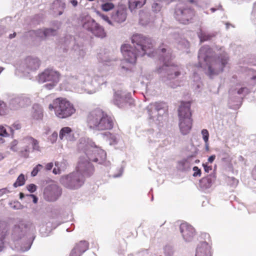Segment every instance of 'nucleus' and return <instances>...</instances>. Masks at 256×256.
<instances>
[{"instance_id":"f257e3e1","label":"nucleus","mask_w":256,"mask_h":256,"mask_svg":"<svg viewBox=\"0 0 256 256\" xmlns=\"http://www.w3.org/2000/svg\"><path fill=\"white\" fill-rule=\"evenodd\" d=\"M132 42L134 48L130 44H124L121 47V50L126 60L130 63L135 64L136 58L147 54L154 56V44L152 40L140 34H134L132 37Z\"/></svg>"},{"instance_id":"ddd939ff","label":"nucleus","mask_w":256,"mask_h":256,"mask_svg":"<svg viewBox=\"0 0 256 256\" xmlns=\"http://www.w3.org/2000/svg\"><path fill=\"white\" fill-rule=\"evenodd\" d=\"M88 248V244L86 241H81L78 243L72 250L71 256H80L86 252Z\"/></svg>"},{"instance_id":"6e6d98bb","label":"nucleus","mask_w":256,"mask_h":256,"mask_svg":"<svg viewBox=\"0 0 256 256\" xmlns=\"http://www.w3.org/2000/svg\"><path fill=\"white\" fill-rule=\"evenodd\" d=\"M162 52H166V50L164 48H162V50H161Z\"/></svg>"},{"instance_id":"dca6fc26","label":"nucleus","mask_w":256,"mask_h":256,"mask_svg":"<svg viewBox=\"0 0 256 256\" xmlns=\"http://www.w3.org/2000/svg\"><path fill=\"white\" fill-rule=\"evenodd\" d=\"M32 117L35 120H42L43 118V110L38 105H34L33 106Z\"/></svg>"},{"instance_id":"c9c22d12","label":"nucleus","mask_w":256,"mask_h":256,"mask_svg":"<svg viewBox=\"0 0 256 256\" xmlns=\"http://www.w3.org/2000/svg\"><path fill=\"white\" fill-rule=\"evenodd\" d=\"M27 188L29 192H34L36 190V186L34 184H30L28 186Z\"/></svg>"},{"instance_id":"473e14b6","label":"nucleus","mask_w":256,"mask_h":256,"mask_svg":"<svg viewBox=\"0 0 256 256\" xmlns=\"http://www.w3.org/2000/svg\"><path fill=\"white\" fill-rule=\"evenodd\" d=\"M56 168H54L53 170V173L55 174H60L61 173V170L59 168V162H56L54 163Z\"/></svg>"},{"instance_id":"6ab92c4d","label":"nucleus","mask_w":256,"mask_h":256,"mask_svg":"<svg viewBox=\"0 0 256 256\" xmlns=\"http://www.w3.org/2000/svg\"><path fill=\"white\" fill-rule=\"evenodd\" d=\"M92 32L98 37L104 38L106 36V33L104 28L98 24L97 25V26L94 28Z\"/></svg>"},{"instance_id":"13d9d810","label":"nucleus","mask_w":256,"mask_h":256,"mask_svg":"<svg viewBox=\"0 0 256 256\" xmlns=\"http://www.w3.org/2000/svg\"><path fill=\"white\" fill-rule=\"evenodd\" d=\"M252 78L253 80H256V76H254Z\"/></svg>"},{"instance_id":"20e7f679","label":"nucleus","mask_w":256,"mask_h":256,"mask_svg":"<svg viewBox=\"0 0 256 256\" xmlns=\"http://www.w3.org/2000/svg\"><path fill=\"white\" fill-rule=\"evenodd\" d=\"M179 127L182 134H188L192 128V119L190 102H182L178 110Z\"/></svg>"},{"instance_id":"e433bc0d","label":"nucleus","mask_w":256,"mask_h":256,"mask_svg":"<svg viewBox=\"0 0 256 256\" xmlns=\"http://www.w3.org/2000/svg\"><path fill=\"white\" fill-rule=\"evenodd\" d=\"M244 92L247 94L248 93V90L246 87L241 88L238 90V94H241Z\"/></svg>"},{"instance_id":"c85d7f7f","label":"nucleus","mask_w":256,"mask_h":256,"mask_svg":"<svg viewBox=\"0 0 256 256\" xmlns=\"http://www.w3.org/2000/svg\"><path fill=\"white\" fill-rule=\"evenodd\" d=\"M202 138L204 142H207L208 141L209 138V133L207 130L203 129L202 130Z\"/></svg>"},{"instance_id":"603ef678","label":"nucleus","mask_w":256,"mask_h":256,"mask_svg":"<svg viewBox=\"0 0 256 256\" xmlns=\"http://www.w3.org/2000/svg\"><path fill=\"white\" fill-rule=\"evenodd\" d=\"M4 142L5 140L2 138H0V144L4 143Z\"/></svg>"},{"instance_id":"72a5a7b5","label":"nucleus","mask_w":256,"mask_h":256,"mask_svg":"<svg viewBox=\"0 0 256 256\" xmlns=\"http://www.w3.org/2000/svg\"><path fill=\"white\" fill-rule=\"evenodd\" d=\"M173 70L174 71V76H172V73L170 74L171 76V78H176L180 74V70L178 67L174 68Z\"/></svg>"},{"instance_id":"412c9836","label":"nucleus","mask_w":256,"mask_h":256,"mask_svg":"<svg viewBox=\"0 0 256 256\" xmlns=\"http://www.w3.org/2000/svg\"><path fill=\"white\" fill-rule=\"evenodd\" d=\"M26 60L28 62V66L31 69H36L39 66L40 62L37 59L28 58Z\"/></svg>"},{"instance_id":"a211bd4d","label":"nucleus","mask_w":256,"mask_h":256,"mask_svg":"<svg viewBox=\"0 0 256 256\" xmlns=\"http://www.w3.org/2000/svg\"><path fill=\"white\" fill-rule=\"evenodd\" d=\"M98 24L92 19H90L83 25L84 28L92 32Z\"/></svg>"},{"instance_id":"7ed1b4c3","label":"nucleus","mask_w":256,"mask_h":256,"mask_svg":"<svg viewBox=\"0 0 256 256\" xmlns=\"http://www.w3.org/2000/svg\"><path fill=\"white\" fill-rule=\"evenodd\" d=\"M48 108L50 110H54L56 116L61 119L68 118L76 112L73 104L62 97L54 100L52 103L49 104Z\"/></svg>"},{"instance_id":"5fc2aeb1","label":"nucleus","mask_w":256,"mask_h":256,"mask_svg":"<svg viewBox=\"0 0 256 256\" xmlns=\"http://www.w3.org/2000/svg\"><path fill=\"white\" fill-rule=\"evenodd\" d=\"M4 156L2 154H0V160H2V159H4Z\"/></svg>"},{"instance_id":"79ce46f5","label":"nucleus","mask_w":256,"mask_h":256,"mask_svg":"<svg viewBox=\"0 0 256 256\" xmlns=\"http://www.w3.org/2000/svg\"><path fill=\"white\" fill-rule=\"evenodd\" d=\"M215 158H216V156L215 155H212V156H210L208 158V162H209L212 163L214 161Z\"/></svg>"},{"instance_id":"f8f14e48","label":"nucleus","mask_w":256,"mask_h":256,"mask_svg":"<svg viewBox=\"0 0 256 256\" xmlns=\"http://www.w3.org/2000/svg\"><path fill=\"white\" fill-rule=\"evenodd\" d=\"M126 10L123 8H120L114 11L110 16L112 22L116 23H122L126 20Z\"/></svg>"},{"instance_id":"c756f323","label":"nucleus","mask_w":256,"mask_h":256,"mask_svg":"<svg viewBox=\"0 0 256 256\" xmlns=\"http://www.w3.org/2000/svg\"><path fill=\"white\" fill-rule=\"evenodd\" d=\"M104 136H106L112 142H116V138L115 135L108 132L103 134Z\"/></svg>"},{"instance_id":"a878e982","label":"nucleus","mask_w":256,"mask_h":256,"mask_svg":"<svg viewBox=\"0 0 256 256\" xmlns=\"http://www.w3.org/2000/svg\"><path fill=\"white\" fill-rule=\"evenodd\" d=\"M7 108L6 104L2 102H0V115L4 116L7 113Z\"/></svg>"},{"instance_id":"2eb2a0df","label":"nucleus","mask_w":256,"mask_h":256,"mask_svg":"<svg viewBox=\"0 0 256 256\" xmlns=\"http://www.w3.org/2000/svg\"><path fill=\"white\" fill-rule=\"evenodd\" d=\"M34 32L36 36L40 37L41 38H44L50 36H54L56 34V31L52 28H46L38 30Z\"/></svg>"},{"instance_id":"6e6552de","label":"nucleus","mask_w":256,"mask_h":256,"mask_svg":"<svg viewBox=\"0 0 256 256\" xmlns=\"http://www.w3.org/2000/svg\"><path fill=\"white\" fill-rule=\"evenodd\" d=\"M60 77V74L58 72L48 69L39 75L38 81L40 82H51L50 83L44 85L46 88L50 90L58 82Z\"/></svg>"},{"instance_id":"bf43d9fd","label":"nucleus","mask_w":256,"mask_h":256,"mask_svg":"<svg viewBox=\"0 0 256 256\" xmlns=\"http://www.w3.org/2000/svg\"><path fill=\"white\" fill-rule=\"evenodd\" d=\"M116 104H118H118H118V100L116 99Z\"/></svg>"},{"instance_id":"864d4df0","label":"nucleus","mask_w":256,"mask_h":256,"mask_svg":"<svg viewBox=\"0 0 256 256\" xmlns=\"http://www.w3.org/2000/svg\"><path fill=\"white\" fill-rule=\"evenodd\" d=\"M20 198H22L24 197V195L23 193L20 192Z\"/></svg>"},{"instance_id":"2f4dec72","label":"nucleus","mask_w":256,"mask_h":256,"mask_svg":"<svg viewBox=\"0 0 256 256\" xmlns=\"http://www.w3.org/2000/svg\"><path fill=\"white\" fill-rule=\"evenodd\" d=\"M153 108H154L156 111H158L162 108L161 104L156 102L154 104H150L148 107V110L152 109Z\"/></svg>"},{"instance_id":"e2e57ef3","label":"nucleus","mask_w":256,"mask_h":256,"mask_svg":"<svg viewBox=\"0 0 256 256\" xmlns=\"http://www.w3.org/2000/svg\"><path fill=\"white\" fill-rule=\"evenodd\" d=\"M81 170V171H82V172H84H84H85V170Z\"/></svg>"},{"instance_id":"5701e85b","label":"nucleus","mask_w":256,"mask_h":256,"mask_svg":"<svg viewBox=\"0 0 256 256\" xmlns=\"http://www.w3.org/2000/svg\"><path fill=\"white\" fill-rule=\"evenodd\" d=\"M57 5H58V6L60 8V10L58 11L57 15L60 16L63 13L64 9V4L62 3L60 0H56L54 2V7Z\"/></svg>"},{"instance_id":"09e8293b","label":"nucleus","mask_w":256,"mask_h":256,"mask_svg":"<svg viewBox=\"0 0 256 256\" xmlns=\"http://www.w3.org/2000/svg\"><path fill=\"white\" fill-rule=\"evenodd\" d=\"M16 36V32H14L12 34H10L9 36V38H14Z\"/></svg>"},{"instance_id":"4c0bfd02","label":"nucleus","mask_w":256,"mask_h":256,"mask_svg":"<svg viewBox=\"0 0 256 256\" xmlns=\"http://www.w3.org/2000/svg\"><path fill=\"white\" fill-rule=\"evenodd\" d=\"M12 128L14 130H18L21 128V124L18 122H16L12 125Z\"/></svg>"},{"instance_id":"052dcab7","label":"nucleus","mask_w":256,"mask_h":256,"mask_svg":"<svg viewBox=\"0 0 256 256\" xmlns=\"http://www.w3.org/2000/svg\"><path fill=\"white\" fill-rule=\"evenodd\" d=\"M19 228L18 226H15L14 229L16 230V229H19Z\"/></svg>"},{"instance_id":"c03bdc74","label":"nucleus","mask_w":256,"mask_h":256,"mask_svg":"<svg viewBox=\"0 0 256 256\" xmlns=\"http://www.w3.org/2000/svg\"><path fill=\"white\" fill-rule=\"evenodd\" d=\"M70 3L74 6H76L78 5V2L76 0H71Z\"/></svg>"},{"instance_id":"9d476101","label":"nucleus","mask_w":256,"mask_h":256,"mask_svg":"<svg viewBox=\"0 0 256 256\" xmlns=\"http://www.w3.org/2000/svg\"><path fill=\"white\" fill-rule=\"evenodd\" d=\"M176 18L182 24H187L194 16V11L191 8L179 9L176 11Z\"/></svg>"},{"instance_id":"b1692460","label":"nucleus","mask_w":256,"mask_h":256,"mask_svg":"<svg viewBox=\"0 0 256 256\" xmlns=\"http://www.w3.org/2000/svg\"><path fill=\"white\" fill-rule=\"evenodd\" d=\"M114 4L112 2H106L102 4L101 6L102 10L104 12H108L112 10L114 8Z\"/></svg>"},{"instance_id":"bb28decb","label":"nucleus","mask_w":256,"mask_h":256,"mask_svg":"<svg viewBox=\"0 0 256 256\" xmlns=\"http://www.w3.org/2000/svg\"><path fill=\"white\" fill-rule=\"evenodd\" d=\"M43 168V166L40 164H38L36 165L32 170L31 172V174L32 176H36L38 172Z\"/></svg>"},{"instance_id":"58836bf2","label":"nucleus","mask_w":256,"mask_h":256,"mask_svg":"<svg viewBox=\"0 0 256 256\" xmlns=\"http://www.w3.org/2000/svg\"><path fill=\"white\" fill-rule=\"evenodd\" d=\"M100 16L104 20L107 22L108 24H112V21L111 20H109V18L108 16H104V14H101Z\"/></svg>"},{"instance_id":"774afa93","label":"nucleus","mask_w":256,"mask_h":256,"mask_svg":"<svg viewBox=\"0 0 256 256\" xmlns=\"http://www.w3.org/2000/svg\"><path fill=\"white\" fill-rule=\"evenodd\" d=\"M70 256H71V255H70Z\"/></svg>"},{"instance_id":"ea45409f","label":"nucleus","mask_w":256,"mask_h":256,"mask_svg":"<svg viewBox=\"0 0 256 256\" xmlns=\"http://www.w3.org/2000/svg\"><path fill=\"white\" fill-rule=\"evenodd\" d=\"M53 166L54 164L52 162H49L46 165L45 168L46 170H50L52 169Z\"/></svg>"},{"instance_id":"f03ea898","label":"nucleus","mask_w":256,"mask_h":256,"mask_svg":"<svg viewBox=\"0 0 256 256\" xmlns=\"http://www.w3.org/2000/svg\"><path fill=\"white\" fill-rule=\"evenodd\" d=\"M86 121L90 129L98 131L110 130L114 124V118L100 108L90 112Z\"/></svg>"},{"instance_id":"39448f33","label":"nucleus","mask_w":256,"mask_h":256,"mask_svg":"<svg viewBox=\"0 0 256 256\" xmlns=\"http://www.w3.org/2000/svg\"><path fill=\"white\" fill-rule=\"evenodd\" d=\"M60 182L65 187L74 190L80 188L83 184L84 180L83 176L76 172L62 176Z\"/></svg>"},{"instance_id":"338daca9","label":"nucleus","mask_w":256,"mask_h":256,"mask_svg":"<svg viewBox=\"0 0 256 256\" xmlns=\"http://www.w3.org/2000/svg\"><path fill=\"white\" fill-rule=\"evenodd\" d=\"M88 165L89 166V165L90 164V163L88 162Z\"/></svg>"},{"instance_id":"4be33fe9","label":"nucleus","mask_w":256,"mask_h":256,"mask_svg":"<svg viewBox=\"0 0 256 256\" xmlns=\"http://www.w3.org/2000/svg\"><path fill=\"white\" fill-rule=\"evenodd\" d=\"M25 178L23 174H20L16 179V182L14 184V186L15 188L18 186H22L24 184Z\"/></svg>"},{"instance_id":"4d7b16f0","label":"nucleus","mask_w":256,"mask_h":256,"mask_svg":"<svg viewBox=\"0 0 256 256\" xmlns=\"http://www.w3.org/2000/svg\"><path fill=\"white\" fill-rule=\"evenodd\" d=\"M189 1H190V3H192V4H193V3H194V2H194V0H190Z\"/></svg>"},{"instance_id":"de8ad7c7","label":"nucleus","mask_w":256,"mask_h":256,"mask_svg":"<svg viewBox=\"0 0 256 256\" xmlns=\"http://www.w3.org/2000/svg\"><path fill=\"white\" fill-rule=\"evenodd\" d=\"M205 143V146H206V150H209V144H208V141L207 142H204Z\"/></svg>"},{"instance_id":"4468645a","label":"nucleus","mask_w":256,"mask_h":256,"mask_svg":"<svg viewBox=\"0 0 256 256\" xmlns=\"http://www.w3.org/2000/svg\"><path fill=\"white\" fill-rule=\"evenodd\" d=\"M196 256H211L210 247L208 243L200 244L196 249Z\"/></svg>"},{"instance_id":"1a4fd4ad","label":"nucleus","mask_w":256,"mask_h":256,"mask_svg":"<svg viewBox=\"0 0 256 256\" xmlns=\"http://www.w3.org/2000/svg\"><path fill=\"white\" fill-rule=\"evenodd\" d=\"M61 194V188L56 184H52L48 186L45 188L44 196L46 200L53 202L56 200Z\"/></svg>"},{"instance_id":"7c9ffc66","label":"nucleus","mask_w":256,"mask_h":256,"mask_svg":"<svg viewBox=\"0 0 256 256\" xmlns=\"http://www.w3.org/2000/svg\"><path fill=\"white\" fill-rule=\"evenodd\" d=\"M18 142L16 140H12L10 144V149L14 152H16L18 150Z\"/></svg>"},{"instance_id":"aec40b11","label":"nucleus","mask_w":256,"mask_h":256,"mask_svg":"<svg viewBox=\"0 0 256 256\" xmlns=\"http://www.w3.org/2000/svg\"><path fill=\"white\" fill-rule=\"evenodd\" d=\"M72 132V130L70 128L64 127L60 130L59 137L60 140H62L64 137L69 136Z\"/></svg>"},{"instance_id":"49530a36","label":"nucleus","mask_w":256,"mask_h":256,"mask_svg":"<svg viewBox=\"0 0 256 256\" xmlns=\"http://www.w3.org/2000/svg\"><path fill=\"white\" fill-rule=\"evenodd\" d=\"M30 196L32 197L33 198V201H34V203H36L37 202H38V198H37L34 194H30Z\"/></svg>"},{"instance_id":"0eeeda50","label":"nucleus","mask_w":256,"mask_h":256,"mask_svg":"<svg viewBox=\"0 0 256 256\" xmlns=\"http://www.w3.org/2000/svg\"><path fill=\"white\" fill-rule=\"evenodd\" d=\"M228 60V58L226 54H220L218 58L212 60L211 63L208 65V74L212 76L222 72Z\"/></svg>"},{"instance_id":"a18cd8bd","label":"nucleus","mask_w":256,"mask_h":256,"mask_svg":"<svg viewBox=\"0 0 256 256\" xmlns=\"http://www.w3.org/2000/svg\"><path fill=\"white\" fill-rule=\"evenodd\" d=\"M8 192L6 188H2L0 190V196H2V194L6 193Z\"/></svg>"},{"instance_id":"f3484780","label":"nucleus","mask_w":256,"mask_h":256,"mask_svg":"<svg viewBox=\"0 0 256 256\" xmlns=\"http://www.w3.org/2000/svg\"><path fill=\"white\" fill-rule=\"evenodd\" d=\"M146 0H129L128 6L131 10L140 8L146 3Z\"/></svg>"},{"instance_id":"393cba45","label":"nucleus","mask_w":256,"mask_h":256,"mask_svg":"<svg viewBox=\"0 0 256 256\" xmlns=\"http://www.w3.org/2000/svg\"><path fill=\"white\" fill-rule=\"evenodd\" d=\"M214 34H206L204 32H201L199 34V37L201 42H204L210 40L212 38L214 37Z\"/></svg>"},{"instance_id":"680f3d73","label":"nucleus","mask_w":256,"mask_h":256,"mask_svg":"<svg viewBox=\"0 0 256 256\" xmlns=\"http://www.w3.org/2000/svg\"><path fill=\"white\" fill-rule=\"evenodd\" d=\"M89 170L92 172L94 171V170Z\"/></svg>"},{"instance_id":"f704fd0d","label":"nucleus","mask_w":256,"mask_h":256,"mask_svg":"<svg viewBox=\"0 0 256 256\" xmlns=\"http://www.w3.org/2000/svg\"><path fill=\"white\" fill-rule=\"evenodd\" d=\"M193 170L194 171V173L193 174L194 176H200L201 170L198 166H194L193 168Z\"/></svg>"},{"instance_id":"37998d69","label":"nucleus","mask_w":256,"mask_h":256,"mask_svg":"<svg viewBox=\"0 0 256 256\" xmlns=\"http://www.w3.org/2000/svg\"><path fill=\"white\" fill-rule=\"evenodd\" d=\"M24 100L18 99L17 100H16V102H18V103H20V106H24Z\"/></svg>"},{"instance_id":"9b49d317","label":"nucleus","mask_w":256,"mask_h":256,"mask_svg":"<svg viewBox=\"0 0 256 256\" xmlns=\"http://www.w3.org/2000/svg\"><path fill=\"white\" fill-rule=\"evenodd\" d=\"M180 230L184 238L189 241L194 234V230L191 226L186 223H182L180 225Z\"/></svg>"},{"instance_id":"cd10ccee","label":"nucleus","mask_w":256,"mask_h":256,"mask_svg":"<svg viewBox=\"0 0 256 256\" xmlns=\"http://www.w3.org/2000/svg\"><path fill=\"white\" fill-rule=\"evenodd\" d=\"M9 134L7 132L6 128L2 126H0V136L8 137Z\"/></svg>"},{"instance_id":"0e129e2a","label":"nucleus","mask_w":256,"mask_h":256,"mask_svg":"<svg viewBox=\"0 0 256 256\" xmlns=\"http://www.w3.org/2000/svg\"><path fill=\"white\" fill-rule=\"evenodd\" d=\"M79 166H81V164H80V163L79 164Z\"/></svg>"},{"instance_id":"8fccbe9b","label":"nucleus","mask_w":256,"mask_h":256,"mask_svg":"<svg viewBox=\"0 0 256 256\" xmlns=\"http://www.w3.org/2000/svg\"><path fill=\"white\" fill-rule=\"evenodd\" d=\"M152 6V8H156V7H159V6L157 3H154Z\"/></svg>"},{"instance_id":"69168bd1","label":"nucleus","mask_w":256,"mask_h":256,"mask_svg":"<svg viewBox=\"0 0 256 256\" xmlns=\"http://www.w3.org/2000/svg\"><path fill=\"white\" fill-rule=\"evenodd\" d=\"M204 60H205V61H206L207 60V58H206Z\"/></svg>"},{"instance_id":"a19ab883","label":"nucleus","mask_w":256,"mask_h":256,"mask_svg":"<svg viewBox=\"0 0 256 256\" xmlns=\"http://www.w3.org/2000/svg\"><path fill=\"white\" fill-rule=\"evenodd\" d=\"M204 170L206 172H208L210 170H212L211 166H208L206 164H202Z\"/></svg>"},{"instance_id":"423d86ee","label":"nucleus","mask_w":256,"mask_h":256,"mask_svg":"<svg viewBox=\"0 0 256 256\" xmlns=\"http://www.w3.org/2000/svg\"><path fill=\"white\" fill-rule=\"evenodd\" d=\"M20 149L18 152L20 156L28 158L30 152V146L32 145L34 150L40 151V148L38 142L31 136L24 138L20 142Z\"/></svg>"},{"instance_id":"3c124183","label":"nucleus","mask_w":256,"mask_h":256,"mask_svg":"<svg viewBox=\"0 0 256 256\" xmlns=\"http://www.w3.org/2000/svg\"><path fill=\"white\" fill-rule=\"evenodd\" d=\"M204 50V48H201V49L200 50V52H199V56H200H200H201V54H202V52H203Z\"/></svg>"}]
</instances>
